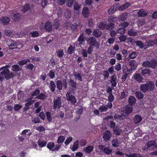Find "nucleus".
<instances>
[{"instance_id": "obj_14", "label": "nucleus", "mask_w": 157, "mask_h": 157, "mask_svg": "<svg viewBox=\"0 0 157 157\" xmlns=\"http://www.w3.org/2000/svg\"><path fill=\"white\" fill-rule=\"evenodd\" d=\"M118 9H119V5L118 4H114L109 9L108 12L109 14H111Z\"/></svg>"}, {"instance_id": "obj_48", "label": "nucleus", "mask_w": 157, "mask_h": 157, "mask_svg": "<svg viewBox=\"0 0 157 157\" xmlns=\"http://www.w3.org/2000/svg\"><path fill=\"white\" fill-rule=\"evenodd\" d=\"M55 146V144L54 143L52 142H50L48 143L47 145V147L49 150H52Z\"/></svg>"}, {"instance_id": "obj_37", "label": "nucleus", "mask_w": 157, "mask_h": 157, "mask_svg": "<svg viewBox=\"0 0 157 157\" xmlns=\"http://www.w3.org/2000/svg\"><path fill=\"white\" fill-rule=\"evenodd\" d=\"M57 88L59 90H61L62 89L63 84L61 80H57L56 82Z\"/></svg>"}, {"instance_id": "obj_53", "label": "nucleus", "mask_w": 157, "mask_h": 157, "mask_svg": "<svg viewBox=\"0 0 157 157\" xmlns=\"http://www.w3.org/2000/svg\"><path fill=\"white\" fill-rule=\"evenodd\" d=\"M74 75L75 77V79H77V78L78 79V80L81 82H82V75L80 74V73L78 74H74Z\"/></svg>"}, {"instance_id": "obj_9", "label": "nucleus", "mask_w": 157, "mask_h": 157, "mask_svg": "<svg viewBox=\"0 0 157 157\" xmlns=\"http://www.w3.org/2000/svg\"><path fill=\"white\" fill-rule=\"evenodd\" d=\"M44 29L46 31L50 33L52 30V25L49 21H47L44 25Z\"/></svg>"}, {"instance_id": "obj_13", "label": "nucleus", "mask_w": 157, "mask_h": 157, "mask_svg": "<svg viewBox=\"0 0 157 157\" xmlns=\"http://www.w3.org/2000/svg\"><path fill=\"white\" fill-rule=\"evenodd\" d=\"M108 21L109 22H112L117 24L119 21V18L114 15H110L108 19Z\"/></svg>"}, {"instance_id": "obj_4", "label": "nucleus", "mask_w": 157, "mask_h": 157, "mask_svg": "<svg viewBox=\"0 0 157 157\" xmlns=\"http://www.w3.org/2000/svg\"><path fill=\"white\" fill-rule=\"evenodd\" d=\"M142 66L146 67H150L152 68H155L157 66V62L155 59H153L151 62L147 60L143 62Z\"/></svg>"}, {"instance_id": "obj_63", "label": "nucleus", "mask_w": 157, "mask_h": 157, "mask_svg": "<svg viewBox=\"0 0 157 157\" xmlns=\"http://www.w3.org/2000/svg\"><path fill=\"white\" fill-rule=\"evenodd\" d=\"M87 142L86 140L82 139L80 141V145L81 147H83L86 145Z\"/></svg>"}, {"instance_id": "obj_3", "label": "nucleus", "mask_w": 157, "mask_h": 157, "mask_svg": "<svg viewBox=\"0 0 157 157\" xmlns=\"http://www.w3.org/2000/svg\"><path fill=\"white\" fill-rule=\"evenodd\" d=\"M86 41L88 44L90 46H94L95 47L96 49H99L100 44L94 37H90L87 39Z\"/></svg>"}, {"instance_id": "obj_35", "label": "nucleus", "mask_w": 157, "mask_h": 157, "mask_svg": "<svg viewBox=\"0 0 157 157\" xmlns=\"http://www.w3.org/2000/svg\"><path fill=\"white\" fill-rule=\"evenodd\" d=\"M112 144L113 147H118L119 145V141L117 139H114L112 141Z\"/></svg>"}, {"instance_id": "obj_15", "label": "nucleus", "mask_w": 157, "mask_h": 157, "mask_svg": "<svg viewBox=\"0 0 157 157\" xmlns=\"http://www.w3.org/2000/svg\"><path fill=\"white\" fill-rule=\"evenodd\" d=\"M134 79L139 82H141L143 79V78L141 75L139 73H135L133 75Z\"/></svg>"}, {"instance_id": "obj_36", "label": "nucleus", "mask_w": 157, "mask_h": 157, "mask_svg": "<svg viewBox=\"0 0 157 157\" xmlns=\"http://www.w3.org/2000/svg\"><path fill=\"white\" fill-rule=\"evenodd\" d=\"M68 82L70 83L71 86L72 88H75L77 86V84L76 82H75L74 80L70 78L68 80Z\"/></svg>"}, {"instance_id": "obj_6", "label": "nucleus", "mask_w": 157, "mask_h": 157, "mask_svg": "<svg viewBox=\"0 0 157 157\" xmlns=\"http://www.w3.org/2000/svg\"><path fill=\"white\" fill-rule=\"evenodd\" d=\"M67 100L72 105H75L76 102V99L75 96L71 94L70 92H67L66 94Z\"/></svg>"}, {"instance_id": "obj_27", "label": "nucleus", "mask_w": 157, "mask_h": 157, "mask_svg": "<svg viewBox=\"0 0 157 157\" xmlns=\"http://www.w3.org/2000/svg\"><path fill=\"white\" fill-rule=\"evenodd\" d=\"M115 24L113 22H110L108 24H107L106 29L109 31L113 30L115 27Z\"/></svg>"}, {"instance_id": "obj_56", "label": "nucleus", "mask_w": 157, "mask_h": 157, "mask_svg": "<svg viewBox=\"0 0 157 157\" xmlns=\"http://www.w3.org/2000/svg\"><path fill=\"white\" fill-rule=\"evenodd\" d=\"M17 47V44L16 43L13 41L9 46V47L11 49H14L16 48Z\"/></svg>"}, {"instance_id": "obj_11", "label": "nucleus", "mask_w": 157, "mask_h": 157, "mask_svg": "<svg viewBox=\"0 0 157 157\" xmlns=\"http://www.w3.org/2000/svg\"><path fill=\"white\" fill-rule=\"evenodd\" d=\"M102 34L101 31L98 29H94L92 33V35L94 37L98 38L100 37Z\"/></svg>"}, {"instance_id": "obj_10", "label": "nucleus", "mask_w": 157, "mask_h": 157, "mask_svg": "<svg viewBox=\"0 0 157 157\" xmlns=\"http://www.w3.org/2000/svg\"><path fill=\"white\" fill-rule=\"evenodd\" d=\"M111 136V132L109 130H107L104 133L103 136V138L106 141H108Z\"/></svg>"}, {"instance_id": "obj_58", "label": "nucleus", "mask_w": 157, "mask_h": 157, "mask_svg": "<svg viewBox=\"0 0 157 157\" xmlns=\"http://www.w3.org/2000/svg\"><path fill=\"white\" fill-rule=\"evenodd\" d=\"M94 20L90 18L88 21V26L90 27H93L94 26Z\"/></svg>"}, {"instance_id": "obj_51", "label": "nucleus", "mask_w": 157, "mask_h": 157, "mask_svg": "<svg viewBox=\"0 0 157 157\" xmlns=\"http://www.w3.org/2000/svg\"><path fill=\"white\" fill-rule=\"evenodd\" d=\"M17 97L19 99H22L24 97L23 91L21 90H19L17 93Z\"/></svg>"}, {"instance_id": "obj_42", "label": "nucleus", "mask_w": 157, "mask_h": 157, "mask_svg": "<svg viewBox=\"0 0 157 157\" xmlns=\"http://www.w3.org/2000/svg\"><path fill=\"white\" fill-rule=\"evenodd\" d=\"M47 97V96L45 94L43 93L39 94L36 97V98L41 100L45 99Z\"/></svg>"}, {"instance_id": "obj_2", "label": "nucleus", "mask_w": 157, "mask_h": 157, "mask_svg": "<svg viewBox=\"0 0 157 157\" xmlns=\"http://www.w3.org/2000/svg\"><path fill=\"white\" fill-rule=\"evenodd\" d=\"M136 61L135 60H132L130 61L128 63V67L125 66L123 67V71L124 72H126L131 73L133 70L136 69Z\"/></svg>"}, {"instance_id": "obj_41", "label": "nucleus", "mask_w": 157, "mask_h": 157, "mask_svg": "<svg viewBox=\"0 0 157 157\" xmlns=\"http://www.w3.org/2000/svg\"><path fill=\"white\" fill-rule=\"evenodd\" d=\"M75 48L71 45H70L67 50V53L69 54H71L74 52Z\"/></svg>"}, {"instance_id": "obj_20", "label": "nucleus", "mask_w": 157, "mask_h": 157, "mask_svg": "<svg viewBox=\"0 0 157 157\" xmlns=\"http://www.w3.org/2000/svg\"><path fill=\"white\" fill-rule=\"evenodd\" d=\"M107 26V22L106 21H101L98 24V27L100 29L104 30L106 29Z\"/></svg>"}, {"instance_id": "obj_52", "label": "nucleus", "mask_w": 157, "mask_h": 157, "mask_svg": "<svg viewBox=\"0 0 157 157\" xmlns=\"http://www.w3.org/2000/svg\"><path fill=\"white\" fill-rule=\"evenodd\" d=\"M4 33L6 36H10L12 35V30L10 29H5L4 30Z\"/></svg>"}, {"instance_id": "obj_45", "label": "nucleus", "mask_w": 157, "mask_h": 157, "mask_svg": "<svg viewBox=\"0 0 157 157\" xmlns=\"http://www.w3.org/2000/svg\"><path fill=\"white\" fill-rule=\"evenodd\" d=\"M65 139V137L64 136H59L57 140L58 144H60L63 143Z\"/></svg>"}, {"instance_id": "obj_39", "label": "nucleus", "mask_w": 157, "mask_h": 157, "mask_svg": "<svg viewBox=\"0 0 157 157\" xmlns=\"http://www.w3.org/2000/svg\"><path fill=\"white\" fill-rule=\"evenodd\" d=\"M114 133L116 135H119L121 132V130L118 128L117 126L113 129Z\"/></svg>"}, {"instance_id": "obj_59", "label": "nucleus", "mask_w": 157, "mask_h": 157, "mask_svg": "<svg viewBox=\"0 0 157 157\" xmlns=\"http://www.w3.org/2000/svg\"><path fill=\"white\" fill-rule=\"evenodd\" d=\"M137 56V54L136 52H134L129 54V57L131 59H134Z\"/></svg>"}, {"instance_id": "obj_47", "label": "nucleus", "mask_w": 157, "mask_h": 157, "mask_svg": "<svg viewBox=\"0 0 157 157\" xmlns=\"http://www.w3.org/2000/svg\"><path fill=\"white\" fill-rule=\"evenodd\" d=\"M47 119L48 121L49 122H51L52 120V118L51 116V113L50 112H47L46 113Z\"/></svg>"}, {"instance_id": "obj_57", "label": "nucleus", "mask_w": 157, "mask_h": 157, "mask_svg": "<svg viewBox=\"0 0 157 157\" xmlns=\"http://www.w3.org/2000/svg\"><path fill=\"white\" fill-rule=\"evenodd\" d=\"M81 7L77 2H75L74 4V9L76 11H78L80 9Z\"/></svg>"}, {"instance_id": "obj_44", "label": "nucleus", "mask_w": 157, "mask_h": 157, "mask_svg": "<svg viewBox=\"0 0 157 157\" xmlns=\"http://www.w3.org/2000/svg\"><path fill=\"white\" fill-rule=\"evenodd\" d=\"M47 144L46 141L39 140L38 141V144L40 147H42L45 146Z\"/></svg>"}, {"instance_id": "obj_21", "label": "nucleus", "mask_w": 157, "mask_h": 157, "mask_svg": "<svg viewBox=\"0 0 157 157\" xmlns=\"http://www.w3.org/2000/svg\"><path fill=\"white\" fill-rule=\"evenodd\" d=\"M141 73L144 76H147L150 75L151 71L149 69L145 68L141 70Z\"/></svg>"}, {"instance_id": "obj_22", "label": "nucleus", "mask_w": 157, "mask_h": 157, "mask_svg": "<svg viewBox=\"0 0 157 157\" xmlns=\"http://www.w3.org/2000/svg\"><path fill=\"white\" fill-rule=\"evenodd\" d=\"M21 14L19 13H14L12 16L11 18L13 20L16 22L20 19Z\"/></svg>"}, {"instance_id": "obj_40", "label": "nucleus", "mask_w": 157, "mask_h": 157, "mask_svg": "<svg viewBox=\"0 0 157 157\" xmlns=\"http://www.w3.org/2000/svg\"><path fill=\"white\" fill-rule=\"evenodd\" d=\"M116 78L115 77L114 75H113L111 76L110 81L111 83V85L114 87H115L116 86Z\"/></svg>"}, {"instance_id": "obj_62", "label": "nucleus", "mask_w": 157, "mask_h": 157, "mask_svg": "<svg viewBox=\"0 0 157 157\" xmlns=\"http://www.w3.org/2000/svg\"><path fill=\"white\" fill-rule=\"evenodd\" d=\"M25 68L26 69L32 70L33 68V65L32 63H30L29 64L25 66Z\"/></svg>"}, {"instance_id": "obj_5", "label": "nucleus", "mask_w": 157, "mask_h": 157, "mask_svg": "<svg viewBox=\"0 0 157 157\" xmlns=\"http://www.w3.org/2000/svg\"><path fill=\"white\" fill-rule=\"evenodd\" d=\"M0 74L2 76H4V78L6 80L11 79L13 77V72H10L8 68L4 70L1 72Z\"/></svg>"}, {"instance_id": "obj_1", "label": "nucleus", "mask_w": 157, "mask_h": 157, "mask_svg": "<svg viewBox=\"0 0 157 157\" xmlns=\"http://www.w3.org/2000/svg\"><path fill=\"white\" fill-rule=\"evenodd\" d=\"M154 87V84L151 81H148L145 84L141 85L140 86V89L141 91L145 93L148 91H152Z\"/></svg>"}, {"instance_id": "obj_34", "label": "nucleus", "mask_w": 157, "mask_h": 157, "mask_svg": "<svg viewBox=\"0 0 157 157\" xmlns=\"http://www.w3.org/2000/svg\"><path fill=\"white\" fill-rule=\"evenodd\" d=\"M103 151L105 154L107 155H109L112 153V149L110 148V147L108 146L105 147L103 150Z\"/></svg>"}, {"instance_id": "obj_25", "label": "nucleus", "mask_w": 157, "mask_h": 157, "mask_svg": "<svg viewBox=\"0 0 157 157\" xmlns=\"http://www.w3.org/2000/svg\"><path fill=\"white\" fill-rule=\"evenodd\" d=\"M128 15V14L127 12L123 13L119 16V17H118L119 19V20L122 21H125L127 18Z\"/></svg>"}, {"instance_id": "obj_38", "label": "nucleus", "mask_w": 157, "mask_h": 157, "mask_svg": "<svg viewBox=\"0 0 157 157\" xmlns=\"http://www.w3.org/2000/svg\"><path fill=\"white\" fill-rule=\"evenodd\" d=\"M77 41L79 42L78 45L80 47H81L82 45H83L85 44V40L84 38L78 37Z\"/></svg>"}, {"instance_id": "obj_26", "label": "nucleus", "mask_w": 157, "mask_h": 157, "mask_svg": "<svg viewBox=\"0 0 157 157\" xmlns=\"http://www.w3.org/2000/svg\"><path fill=\"white\" fill-rule=\"evenodd\" d=\"M60 25V23L59 20L57 18L55 19L54 20V23L53 26L54 29H57L59 27Z\"/></svg>"}, {"instance_id": "obj_54", "label": "nucleus", "mask_w": 157, "mask_h": 157, "mask_svg": "<svg viewBox=\"0 0 157 157\" xmlns=\"http://www.w3.org/2000/svg\"><path fill=\"white\" fill-rule=\"evenodd\" d=\"M129 25V23L127 22L124 21L121 23L119 25V26L121 27H123L125 29V28L127 27Z\"/></svg>"}, {"instance_id": "obj_30", "label": "nucleus", "mask_w": 157, "mask_h": 157, "mask_svg": "<svg viewBox=\"0 0 157 157\" xmlns=\"http://www.w3.org/2000/svg\"><path fill=\"white\" fill-rule=\"evenodd\" d=\"M127 33L129 36H135L137 34V32L135 29H131L128 30Z\"/></svg>"}, {"instance_id": "obj_29", "label": "nucleus", "mask_w": 157, "mask_h": 157, "mask_svg": "<svg viewBox=\"0 0 157 157\" xmlns=\"http://www.w3.org/2000/svg\"><path fill=\"white\" fill-rule=\"evenodd\" d=\"M136 97L138 99H142L144 96V95L140 91H137L135 93Z\"/></svg>"}, {"instance_id": "obj_32", "label": "nucleus", "mask_w": 157, "mask_h": 157, "mask_svg": "<svg viewBox=\"0 0 157 157\" xmlns=\"http://www.w3.org/2000/svg\"><path fill=\"white\" fill-rule=\"evenodd\" d=\"M56 86L54 82L53 81H50L49 88L52 92H54L55 91Z\"/></svg>"}, {"instance_id": "obj_60", "label": "nucleus", "mask_w": 157, "mask_h": 157, "mask_svg": "<svg viewBox=\"0 0 157 157\" xmlns=\"http://www.w3.org/2000/svg\"><path fill=\"white\" fill-rule=\"evenodd\" d=\"M126 155L128 157H141V156L140 154L134 153L130 154L129 155H127L126 154Z\"/></svg>"}, {"instance_id": "obj_31", "label": "nucleus", "mask_w": 157, "mask_h": 157, "mask_svg": "<svg viewBox=\"0 0 157 157\" xmlns=\"http://www.w3.org/2000/svg\"><path fill=\"white\" fill-rule=\"evenodd\" d=\"M22 68L18 64H15L13 65L12 67V70L15 72L21 70Z\"/></svg>"}, {"instance_id": "obj_46", "label": "nucleus", "mask_w": 157, "mask_h": 157, "mask_svg": "<svg viewBox=\"0 0 157 157\" xmlns=\"http://www.w3.org/2000/svg\"><path fill=\"white\" fill-rule=\"evenodd\" d=\"M136 45L140 49H143L144 47V43L140 41L137 40L136 42Z\"/></svg>"}, {"instance_id": "obj_19", "label": "nucleus", "mask_w": 157, "mask_h": 157, "mask_svg": "<svg viewBox=\"0 0 157 157\" xmlns=\"http://www.w3.org/2000/svg\"><path fill=\"white\" fill-rule=\"evenodd\" d=\"M10 19L9 17H3L1 19L0 18V22H2L3 25H7L10 22Z\"/></svg>"}, {"instance_id": "obj_33", "label": "nucleus", "mask_w": 157, "mask_h": 157, "mask_svg": "<svg viewBox=\"0 0 157 157\" xmlns=\"http://www.w3.org/2000/svg\"><path fill=\"white\" fill-rule=\"evenodd\" d=\"M79 142L78 140H76L74 144L73 145L71 148L72 151H74L78 148Z\"/></svg>"}, {"instance_id": "obj_23", "label": "nucleus", "mask_w": 157, "mask_h": 157, "mask_svg": "<svg viewBox=\"0 0 157 157\" xmlns=\"http://www.w3.org/2000/svg\"><path fill=\"white\" fill-rule=\"evenodd\" d=\"M30 8V5L29 3H26L22 7L21 11L24 13L28 11Z\"/></svg>"}, {"instance_id": "obj_8", "label": "nucleus", "mask_w": 157, "mask_h": 157, "mask_svg": "<svg viewBox=\"0 0 157 157\" xmlns=\"http://www.w3.org/2000/svg\"><path fill=\"white\" fill-rule=\"evenodd\" d=\"M132 106L128 105H126L124 107V108L123 112L127 115H128L132 112Z\"/></svg>"}, {"instance_id": "obj_49", "label": "nucleus", "mask_w": 157, "mask_h": 157, "mask_svg": "<svg viewBox=\"0 0 157 157\" xmlns=\"http://www.w3.org/2000/svg\"><path fill=\"white\" fill-rule=\"evenodd\" d=\"M156 144L155 140H152L150 141H148L147 143V145L149 146L150 147L154 145H155Z\"/></svg>"}, {"instance_id": "obj_16", "label": "nucleus", "mask_w": 157, "mask_h": 157, "mask_svg": "<svg viewBox=\"0 0 157 157\" xmlns=\"http://www.w3.org/2000/svg\"><path fill=\"white\" fill-rule=\"evenodd\" d=\"M137 14L139 17H145L147 15V12L143 9H140L139 10Z\"/></svg>"}, {"instance_id": "obj_43", "label": "nucleus", "mask_w": 157, "mask_h": 157, "mask_svg": "<svg viewBox=\"0 0 157 157\" xmlns=\"http://www.w3.org/2000/svg\"><path fill=\"white\" fill-rule=\"evenodd\" d=\"M30 60L29 59H23L20 60L18 63V64L20 66H22L28 62H30Z\"/></svg>"}, {"instance_id": "obj_18", "label": "nucleus", "mask_w": 157, "mask_h": 157, "mask_svg": "<svg viewBox=\"0 0 157 157\" xmlns=\"http://www.w3.org/2000/svg\"><path fill=\"white\" fill-rule=\"evenodd\" d=\"M134 123L136 124L140 123L142 120V118L140 115H136L133 118Z\"/></svg>"}, {"instance_id": "obj_24", "label": "nucleus", "mask_w": 157, "mask_h": 157, "mask_svg": "<svg viewBox=\"0 0 157 157\" xmlns=\"http://www.w3.org/2000/svg\"><path fill=\"white\" fill-rule=\"evenodd\" d=\"M128 101L129 105L132 106L136 103V99L134 96H130L129 98Z\"/></svg>"}, {"instance_id": "obj_50", "label": "nucleus", "mask_w": 157, "mask_h": 157, "mask_svg": "<svg viewBox=\"0 0 157 157\" xmlns=\"http://www.w3.org/2000/svg\"><path fill=\"white\" fill-rule=\"evenodd\" d=\"M99 109L100 112H103L106 111L107 110L108 108L106 105H103L100 106Z\"/></svg>"}, {"instance_id": "obj_28", "label": "nucleus", "mask_w": 157, "mask_h": 157, "mask_svg": "<svg viewBox=\"0 0 157 157\" xmlns=\"http://www.w3.org/2000/svg\"><path fill=\"white\" fill-rule=\"evenodd\" d=\"M131 6V4L129 3L126 2L124 5L121 6L120 7H119V10H124L127 8Z\"/></svg>"}, {"instance_id": "obj_12", "label": "nucleus", "mask_w": 157, "mask_h": 157, "mask_svg": "<svg viewBox=\"0 0 157 157\" xmlns=\"http://www.w3.org/2000/svg\"><path fill=\"white\" fill-rule=\"evenodd\" d=\"M82 13L83 16L85 18H88L89 16L90 12L89 9L86 7L83 8Z\"/></svg>"}, {"instance_id": "obj_7", "label": "nucleus", "mask_w": 157, "mask_h": 157, "mask_svg": "<svg viewBox=\"0 0 157 157\" xmlns=\"http://www.w3.org/2000/svg\"><path fill=\"white\" fill-rule=\"evenodd\" d=\"M53 103V109H55L58 108V109H60V108L61 106V102L60 98V97H57L56 99L54 100Z\"/></svg>"}, {"instance_id": "obj_17", "label": "nucleus", "mask_w": 157, "mask_h": 157, "mask_svg": "<svg viewBox=\"0 0 157 157\" xmlns=\"http://www.w3.org/2000/svg\"><path fill=\"white\" fill-rule=\"evenodd\" d=\"M93 149L94 147L93 146L89 145L86 147H84L83 151L86 154H90Z\"/></svg>"}, {"instance_id": "obj_55", "label": "nucleus", "mask_w": 157, "mask_h": 157, "mask_svg": "<svg viewBox=\"0 0 157 157\" xmlns=\"http://www.w3.org/2000/svg\"><path fill=\"white\" fill-rule=\"evenodd\" d=\"M117 33H120L121 34H124L125 32V29L123 27H121L118 28L117 30Z\"/></svg>"}, {"instance_id": "obj_61", "label": "nucleus", "mask_w": 157, "mask_h": 157, "mask_svg": "<svg viewBox=\"0 0 157 157\" xmlns=\"http://www.w3.org/2000/svg\"><path fill=\"white\" fill-rule=\"evenodd\" d=\"M64 53L63 50H58L57 52V56L59 58L62 57Z\"/></svg>"}, {"instance_id": "obj_64", "label": "nucleus", "mask_w": 157, "mask_h": 157, "mask_svg": "<svg viewBox=\"0 0 157 157\" xmlns=\"http://www.w3.org/2000/svg\"><path fill=\"white\" fill-rule=\"evenodd\" d=\"M127 37L126 36H124V35H121L119 37V40L121 42H124L126 40Z\"/></svg>"}]
</instances>
